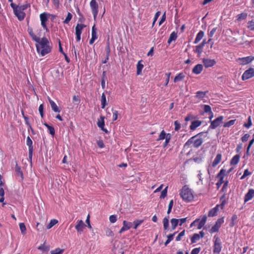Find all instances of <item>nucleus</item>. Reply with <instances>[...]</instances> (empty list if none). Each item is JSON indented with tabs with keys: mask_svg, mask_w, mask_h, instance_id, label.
Instances as JSON below:
<instances>
[{
	"mask_svg": "<svg viewBox=\"0 0 254 254\" xmlns=\"http://www.w3.org/2000/svg\"><path fill=\"white\" fill-rule=\"evenodd\" d=\"M30 6V4L26 3L21 5H18V8L24 11L26 10L28 7Z\"/></svg>",
	"mask_w": 254,
	"mask_h": 254,
	"instance_id": "obj_61",
	"label": "nucleus"
},
{
	"mask_svg": "<svg viewBox=\"0 0 254 254\" xmlns=\"http://www.w3.org/2000/svg\"><path fill=\"white\" fill-rule=\"evenodd\" d=\"M85 27V25L83 24H77L75 27V35H81Z\"/></svg>",
	"mask_w": 254,
	"mask_h": 254,
	"instance_id": "obj_29",
	"label": "nucleus"
},
{
	"mask_svg": "<svg viewBox=\"0 0 254 254\" xmlns=\"http://www.w3.org/2000/svg\"><path fill=\"white\" fill-rule=\"evenodd\" d=\"M109 220L111 223H115L117 220V215H112L109 217Z\"/></svg>",
	"mask_w": 254,
	"mask_h": 254,
	"instance_id": "obj_62",
	"label": "nucleus"
},
{
	"mask_svg": "<svg viewBox=\"0 0 254 254\" xmlns=\"http://www.w3.org/2000/svg\"><path fill=\"white\" fill-rule=\"evenodd\" d=\"M63 252V249H61L60 248H56V249L51 251V254H62Z\"/></svg>",
	"mask_w": 254,
	"mask_h": 254,
	"instance_id": "obj_51",
	"label": "nucleus"
},
{
	"mask_svg": "<svg viewBox=\"0 0 254 254\" xmlns=\"http://www.w3.org/2000/svg\"><path fill=\"white\" fill-rule=\"evenodd\" d=\"M220 201H221V204L219 205V207L220 206L221 208L222 209H223L224 205H225V204L226 203V201L225 200V197L224 195H223L220 198Z\"/></svg>",
	"mask_w": 254,
	"mask_h": 254,
	"instance_id": "obj_54",
	"label": "nucleus"
},
{
	"mask_svg": "<svg viewBox=\"0 0 254 254\" xmlns=\"http://www.w3.org/2000/svg\"><path fill=\"white\" fill-rule=\"evenodd\" d=\"M19 228L22 235H25L26 233V228L24 223L19 224Z\"/></svg>",
	"mask_w": 254,
	"mask_h": 254,
	"instance_id": "obj_48",
	"label": "nucleus"
},
{
	"mask_svg": "<svg viewBox=\"0 0 254 254\" xmlns=\"http://www.w3.org/2000/svg\"><path fill=\"white\" fill-rule=\"evenodd\" d=\"M171 228L172 230H175L178 225H179V220L178 219L172 218L171 219Z\"/></svg>",
	"mask_w": 254,
	"mask_h": 254,
	"instance_id": "obj_33",
	"label": "nucleus"
},
{
	"mask_svg": "<svg viewBox=\"0 0 254 254\" xmlns=\"http://www.w3.org/2000/svg\"><path fill=\"white\" fill-rule=\"evenodd\" d=\"M142 60H140L138 62L136 65V74L137 75H140L141 74L142 70L144 67V65L142 64Z\"/></svg>",
	"mask_w": 254,
	"mask_h": 254,
	"instance_id": "obj_27",
	"label": "nucleus"
},
{
	"mask_svg": "<svg viewBox=\"0 0 254 254\" xmlns=\"http://www.w3.org/2000/svg\"><path fill=\"white\" fill-rule=\"evenodd\" d=\"M219 205H216L214 208L210 209L208 213V217H213L217 215V212L219 210Z\"/></svg>",
	"mask_w": 254,
	"mask_h": 254,
	"instance_id": "obj_24",
	"label": "nucleus"
},
{
	"mask_svg": "<svg viewBox=\"0 0 254 254\" xmlns=\"http://www.w3.org/2000/svg\"><path fill=\"white\" fill-rule=\"evenodd\" d=\"M238 219L237 215L236 214L233 215L231 219V222L230 223L229 226L230 227H233L235 226L236 221Z\"/></svg>",
	"mask_w": 254,
	"mask_h": 254,
	"instance_id": "obj_41",
	"label": "nucleus"
},
{
	"mask_svg": "<svg viewBox=\"0 0 254 254\" xmlns=\"http://www.w3.org/2000/svg\"><path fill=\"white\" fill-rule=\"evenodd\" d=\"M175 130L178 131L181 128V124L178 121L174 122Z\"/></svg>",
	"mask_w": 254,
	"mask_h": 254,
	"instance_id": "obj_57",
	"label": "nucleus"
},
{
	"mask_svg": "<svg viewBox=\"0 0 254 254\" xmlns=\"http://www.w3.org/2000/svg\"><path fill=\"white\" fill-rule=\"evenodd\" d=\"M203 133L201 132L195 135L190 138L185 143V145H190L191 144H193V146L195 148H198L200 146L203 142V139L201 137V135Z\"/></svg>",
	"mask_w": 254,
	"mask_h": 254,
	"instance_id": "obj_3",
	"label": "nucleus"
},
{
	"mask_svg": "<svg viewBox=\"0 0 254 254\" xmlns=\"http://www.w3.org/2000/svg\"><path fill=\"white\" fill-rule=\"evenodd\" d=\"M247 28L251 31H254V21L252 20L247 23Z\"/></svg>",
	"mask_w": 254,
	"mask_h": 254,
	"instance_id": "obj_46",
	"label": "nucleus"
},
{
	"mask_svg": "<svg viewBox=\"0 0 254 254\" xmlns=\"http://www.w3.org/2000/svg\"><path fill=\"white\" fill-rule=\"evenodd\" d=\"M236 121V120H232L224 124L223 127H229L234 125Z\"/></svg>",
	"mask_w": 254,
	"mask_h": 254,
	"instance_id": "obj_45",
	"label": "nucleus"
},
{
	"mask_svg": "<svg viewBox=\"0 0 254 254\" xmlns=\"http://www.w3.org/2000/svg\"><path fill=\"white\" fill-rule=\"evenodd\" d=\"M222 249V244L220 239L216 236L214 237V244L213 246V254H219Z\"/></svg>",
	"mask_w": 254,
	"mask_h": 254,
	"instance_id": "obj_5",
	"label": "nucleus"
},
{
	"mask_svg": "<svg viewBox=\"0 0 254 254\" xmlns=\"http://www.w3.org/2000/svg\"><path fill=\"white\" fill-rule=\"evenodd\" d=\"M97 126L103 131H104L106 133L108 132L107 130L104 128L105 122H104V117L103 116H100V119L98 120V121L97 122Z\"/></svg>",
	"mask_w": 254,
	"mask_h": 254,
	"instance_id": "obj_20",
	"label": "nucleus"
},
{
	"mask_svg": "<svg viewBox=\"0 0 254 254\" xmlns=\"http://www.w3.org/2000/svg\"><path fill=\"white\" fill-rule=\"evenodd\" d=\"M32 144V140L29 136H28L26 139V144L28 146V156L29 160L31 161H32L33 151V147Z\"/></svg>",
	"mask_w": 254,
	"mask_h": 254,
	"instance_id": "obj_13",
	"label": "nucleus"
},
{
	"mask_svg": "<svg viewBox=\"0 0 254 254\" xmlns=\"http://www.w3.org/2000/svg\"><path fill=\"white\" fill-rule=\"evenodd\" d=\"M177 38V33L173 31L172 32L168 40V43L170 44L173 41H175Z\"/></svg>",
	"mask_w": 254,
	"mask_h": 254,
	"instance_id": "obj_32",
	"label": "nucleus"
},
{
	"mask_svg": "<svg viewBox=\"0 0 254 254\" xmlns=\"http://www.w3.org/2000/svg\"><path fill=\"white\" fill-rule=\"evenodd\" d=\"M43 125L47 127L50 134L52 136H54L55 134V130L53 126H51L47 123H44Z\"/></svg>",
	"mask_w": 254,
	"mask_h": 254,
	"instance_id": "obj_35",
	"label": "nucleus"
},
{
	"mask_svg": "<svg viewBox=\"0 0 254 254\" xmlns=\"http://www.w3.org/2000/svg\"><path fill=\"white\" fill-rule=\"evenodd\" d=\"M36 229L39 232H42L44 230L43 225L40 223H37L36 225Z\"/></svg>",
	"mask_w": 254,
	"mask_h": 254,
	"instance_id": "obj_60",
	"label": "nucleus"
},
{
	"mask_svg": "<svg viewBox=\"0 0 254 254\" xmlns=\"http://www.w3.org/2000/svg\"><path fill=\"white\" fill-rule=\"evenodd\" d=\"M254 197V190L250 189L244 197V202L246 203L251 200Z\"/></svg>",
	"mask_w": 254,
	"mask_h": 254,
	"instance_id": "obj_18",
	"label": "nucleus"
},
{
	"mask_svg": "<svg viewBox=\"0 0 254 254\" xmlns=\"http://www.w3.org/2000/svg\"><path fill=\"white\" fill-rule=\"evenodd\" d=\"M204 33L203 31L200 30L196 35L194 41V44L198 43L204 37Z\"/></svg>",
	"mask_w": 254,
	"mask_h": 254,
	"instance_id": "obj_28",
	"label": "nucleus"
},
{
	"mask_svg": "<svg viewBox=\"0 0 254 254\" xmlns=\"http://www.w3.org/2000/svg\"><path fill=\"white\" fill-rule=\"evenodd\" d=\"M206 92L198 91L196 93L195 97L200 99H203L205 97Z\"/></svg>",
	"mask_w": 254,
	"mask_h": 254,
	"instance_id": "obj_37",
	"label": "nucleus"
},
{
	"mask_svg": "<svg viewBox=\"0 0 254 254\" xmlns=\"http://www.w3.org/2000/svg\"><path fill=\"white\" fill-rule=\"evenodd\" d=\"M222 160V155L221 154H217L215 158L213 160L212 166L213 167H216L218 164H219Z\"/></svg>",
	"mask_w": 254,
	"mask_h": 254,
	"instance_id": "obj_26",
	"label": "nucleus"
},
{
	"mask_svg": "<svg viewBox=\"0 0 254 254\" xmlns=\"http://www.w3.org/2000/svg\"><path fill=\"white\" fill-rule=\"evenodd\" d=\"M202 63L205 68L212 67L216 64V62L214 59H210L208 58H203L202 59Z\"/></svg>",
	"mask_w": 254,
	"mask_h": 254,
	"instance_id": "obj_14",
	"label": "nucleus"
},
{
	"mask_svg": "<svg viewBox=\"0 0 254 254\" xmlns=\"http://www.w3.org/2000/svg\"><path fill=\"white\" fill-rule=\"evenodd\" d=\"M254 60V57L250 56L243 58H239L236 61L241 65H246Z\"/></svg>",
	"mask_w": 254,
	"mask_h": 254,
	"instance_id": "obj_10",
	"label": "nucleus"
},
{
	"mask_svg": "<svg viewBox=\"0 0 254 254\" xmlns=\"http://www.w3.org/2000/svg\"><path fill=\"white\" fill-rule=\"evenodd\" d=\"M167 188H168V187H166L165 189H164L162 191V192L161 193V195L160 196V198H164L167 196Z\"/></svg>",
	"mask_w": 254,
	"mask_h": 254,
	"instance_id": "obj_59",
	"label": "nucleus"
},
{
	"mask_svg": "<svg viewBox=\"0 0 254 254\" xmlns=\"http://www.w3.org/2000/svg\"><path fill=\"white\" fill-rule=\"evenodd\" d=\"M72 18V14L70 12H68L65 19L63 21V23L64 24H68L69 23L70 21L71 20Z\"/></svg>",
	"mask_w": 254,
	"mask_h": 254,
	"instance_id": "obj_47",
	"label": "nucleus"
},
{
	"mask_svg": "<svg viewBox=\"0 0 254 254\" xmlns=\"http://www.w3.org/2000/svg\"><path fill=\"white\" fill-rule=\"evenodd\" d=\"M203 70V65L201 64H197L194 66L192 72L195 74H200Z\"/></svg>",
	"mask_w": 254,
	"mask_h": 254,
	"instance_id": "obj_23",
	"label": "nucleus"
},
{
	"mask_svg": "<svg viewBox=\"0 0 254 254\" xmlns=\"http://www.w3.org/2000/svg\"><path fill=\"white\" fill-rule=\"evenodd\" d=\"M144 220H135L133 222V228L134 229H136L137 227L141 225L143 222Z\"/></svg>",
	"mask_w": 254,
	"mask_h": 254,
	"instance_id": "obj_44",
	"label": "nucleus"
},
{
	"mask_svg": "<svg viewBox=\"0 0 254 254\" xmlns=\"http://www.w3.org/2000/svg\"><path fill=\"white\" fill-rule=\"evenodd\" d=\"M15 171L16 175L17 176L20 177L21 180H23V178H24L23 172L21 170L20 167L17 164V163L16 164L15 167Z\"/></svg>",
	"mask_w": 254,
	"mask_h": 254,
	"instance_id": "obj_25",
	"label": "nucleus"
},
{
	"mask_svg": "<svg viewBox=\"0 0 254 254\" xmlns=\"http://www.w3.org/2000/svg\"><path fill=\"white\" fill-rule=\"evenodd\" d=\"M203 47L199 44L195 47V49L194 50V52L197 54L198 57H200V55L202 54L203 52Z\"/></svg>",
	"mask_w": 254,
	"mask_h": 254,
	"instance_id": "obj_34",
	"label": "nucleus"
},
{
	"mask_svg": "<svg viewBox=\"0 0 254 254\" xmlns=\"http://www.w3.org/2000/svg\"><path fill=\"white\" fill-rule=\"evenodd\" d=\"M207 220L206 215H203L201 219H196L190 225V227L192 228L193 226H197L198 229H201L205 225Z\"/></svg>",
	"mask_w": 254,
	"mask_h": 254,
	"instance_id": "obj_6",
	"label": "nucleus"
},
{
	"mask_svg": "<svg viewBox=\"0 0 254 254\" xmlns=\"http://www.w3.org/2000/svg\"><path fill=\"white\" fill-rule=\"evenodd\" d=\"M49 14L46 12H43L40 15V18L41 20V24L42 27L45 30H47V22L48 20Z\"/></svg>",
	"mask_w": 254,
	"mask_h": 254,
	"instance_id": "obj_11",
	"label": "nucleus"
},
{
	"mask_svg": "<svg viewBox=\"0 0 254 254\" xmlns=\"http://www.w3.org/2000/svg\"><path fill=\"white\" fill-rule=\"evenodd\" d=\"M203 106L204 111L205 113L212 114V112L211 111V108L209 105H204Z\"/></svg>",
	"mask_w": 254,
	"mask_h": 254,
	"instance_id": "obj_49",
	"label": "nucleus"
},
{
	"mask_svg": "<svg viewBox=\"0 0 254 254\" xmlns=\"http://www.w3.org/2000/svg\"><path fill=\"white\" fill-rule=\"evenodd\" d=\"M101 108L102 109H104L105 106L107 105V101L106 95L104 93H103L101 97Z\"/></svg>",
	"mask_w": 254,
	"mask_h": 254,
	"instance_id": "obj_36",
	"label": "nucleus"
},
{
	"mask_svg": "<svg viewBox=\"0 0 254 254\" xmlns=\"http://www.w3.org/2000/svg\"><path fill=\"white\" fill-rule=\"evenodd\" d=\"M224 119V117L222 116H219L214 120L211 122L210 125L209 127V129H215L220 126L222 123Z\"/></svg>",
	"mask_w": 254,
	"mask_h": 254,
	"instance_id": "obj_8",
	"label": "nucleus"
},
{
	"mask_svg": "<svg viewBox=\"0 0 254 254\" xmlns=\"http://www.w3.org/2000/svg\"><path fill=\"white\" fill-rule=\"evenodd\" d=\"M89 4L94 19L96 20L99 12V4L96 0H91Z\"/></svg>",
	"mask_w": 254,
	"mask_h": 254,
	"instance_id": "obj_7",
	"label": "nucleus"
},
{
	"mask_svg": "<svg viewBox=\"0 0 254 254\" xmlns=\"http://www.w3.org/2000/svg\"><path fill=\"white\" fill-rule=\"evenodd\" d=\"M247 15H248V14L247 13H245V12L241 13L237 15V16H236L237 20L238 21L244 20V19H246V18L247 17Z\"/></svg>",
	"mask_w": 254,
	"mask_h": 254,
	"instance_id": "obj_38",
	"label": "nucleus"
},
{
	"mask_svg": "<svg viewBox=\"0 0 254 254\" xmlns=\"http://www.w3.org/2000/svg\"><path fill=\"white\" fill-rule=\"evenodd\" d=\"M179 194L183 200L186 202H191L194 199L193 192L187 185L183 187Z\"/></svg>",
	"mask_w": 254,
	"mask_h": 254,
	"instance_id": "obj_2",
	"label": "nucleus"
},
{
	"mask_svg": "<svg viewBox=\"0 0 254 254\" xmlns=\"http://www.w3.org/2000/svg\"><path fill=\"white\" fill-rule=\"evenodd\" d=\"M27 31L32 39L36 42L35 46L38 54L44 56L51 52L52 47L49 40L46 37H44L40 39L34 34L32 28L30 27H28Z\"/></svg>",
	"mask_w": 254,
	"mask_h": 254,
	"instance_id": "obj_1",
	"label": "nucleus"
},
{
	"mask_svg": "<svg viewBox=\"0 0 254 254\" xmlns=\"http://www.w3.org/2000/svg\"><path fill=\"white\" fill-rule=\"evenodd\" d=\"M105 51L106 53V56L110 57V53H111V49H110V43L109 41L107 42V45L105 47Z\"/></svg>",
	"mask_w": 254,
	"mask_h": 254,
	"instance_id": "obj_52",
	"label": "nucleus"
},
{
	"mask_svg": "<svg viewBox=\"0 0 254 254\" xmlns=\"http://www.w3.org/2000/svg\"><path fill=\"white\" fill-rule=\"evenodd\" d=\"M123 226L119 231V233L122 234L123 232L130 229L132 226V223L124 220L123 222Z\"/></svg>",
	"mask_w": 254,
	"mask_h": 254,
	"instance_id": "obj_16",
	"label": "nucleus"
},
{
	"mask_svg": "<svg viewBox=\"0 0 254 254\" xmlns=\"http://www.w3.org/2000/svg\"><path fill=\"white\" fill-rule=\"evenodd\" d=\"M8 1L10 2V6L13 9V12L18 19L20 21L23 20L26 16L24 11L18 8V5L13 3V0H8Z\"/></svg>",
	"mask_w": 254,
	"mask_h": 254,
	"instance_id": "obj_4",
	"label": "nucleus"
},
{
	"mask_svg": "<svg viewBox=\"0 0 254 254\" xmlns=\"http://www.w3.org/2000/svg\"><path fill=\"white\" fill-rule=\"evenodd\" d=\"M240 159V155L239 154H237L233 156V157L232 158L230 161V163L232 165H237Z\"/></svg>",
	"mask_w": 254,
	"mask_h": 254,
	"instance_id": "obj_31",
	"label": "nucleus"
},
{
	"mask_svg": "<svg viewBox=\"0 0 254 254\" xmlns=\"http://www.w3.org/2000/svg\"><path fill=\"white\" fill-rule=\"evenodd\" d=\"M85 226V225L82 220H78L76 222V225L75 226V228L78 232L81 233L83 231V229Z\"/></svg>",
	"mask_w": 254,
	"mask_h": 254,
	"instance_id": "obj_17",
	"label": "nucleus"
},
{
	"mask_svg": "<svg viewBox=\"0 0 254 254\" xmlns=\"http://www.w3.org/2000/svg\"><path fill=\"white\" fill-rule=\"evenodd\" d=\"M254 76V68H250L246 70L242 76L243 80H246Z\"/></svg>",
	"mask_w": 254,
	"mask_h": 254,
	"instance_id": "obj_12",
	"label": "nucleus"
},
{
	"mask_svg": "<svg viewBox=\"0 0 254 254\" xmlns=\"http://www.w3.org/2000/svg\"><path fill=\"white\" fill-rule=\"evenodd\" d=\"M243 126L247 128H249L252 126V121L251 116L249 117L248 119V122L247 123H245Z\"/></svg>",
	"mask_w": 254,
	"mask_h": 254,
	"instance_id": "obj_50",
	"label": "nucleus"
},
{
	"mask_svg": "<svg viewBox=\"0 0 254 254\" xmlns=\"http://www.w3.org/2000/svg\"><path fill=\"white\" fill-rule=\"evenodd\" d=\"M200 238V235L198 234H194L191 238V243H195L196 241H198Z\"/></svg>",
	"mask_w": 254,
	"mask_h": 254,
	"instance_id": "obj_42",
	"label": "nucleus"
},
{
	"mask_svg": "<svg viewBox=\"0 0 254 254\" xmlns=\"http://www.w3.org/2000/svg\"><path fill=\"white\" fill-rule=\"evenodd\" d=\"M185 230H184L183 231L180 232L176 238V241H180L182 240V237L185 236Z\"/></svg>",
	"mask_w": 254,
	"mask_h": 254,
	"instance_id": "obj_53",
	"label": "nucleus"
},
{
	"mask_svg": "<svg viewBox=\"0 0 254 254\" xmlns=\"http://www.w3.org/2000/svg\"><path fill=\"white\" fill-rule=\"evenodd\" d=\"M200 250V247L194 248L191 251L190 254H198Z\"/></svg>",
	"mask_w": 254,
	"mask_h": 254,
	"instance_id": "obj_64",
	"label": "nucleus"
},
{
	"mask_svg": "<svg viewBox=\"0 0 254 254\" xmlns=\"http://www.w3.org/2000/svg\"><path fill=\"white\" fill-rule=\"evenodd\" d=\"M224 222V217L219 218L216 222L215 224L212 227L210 230L211 234L218 232L222 224Z\"/></svg>",
	"mask_w": 254,
	"mask_h": 254,
	"instance_id": "obj_9",
	"label": "nucleus"
},
{
	"mask_svg": "<svg viewBox=\"0 0 254 254\" xmlns=\"http://www.w3.org/2000/svg\"><path fill=\"white\" fill-rule=\"evenodd\" d=\"M58 221L57 219H53L51 220L50 223L47 225V229H50L53 227L54 225L57 224Z\"/></svg>",
	"mask_w": 254,
	"mask_h": 254,
	"instance_id": "obj_40",
	"label": "nucleus"
},
{
	"mask_svg": "<svg viewBox=\"0 0 254 254\" xmlns=\"http://www.w3.org/2000/svg\"><path fill=\"white\" fill-rule=\"evenodd\" d=\"M252 173L250 172L249 171V169H247L246 170H245L244 172V174L241 177L240 179L241 180H243L245 178H246L247 176L251 175Z\"/></svg>",
	"mask_w": 254,
	"mask_h": 254,
	"instance_id": "obj_58",
	"label": "nucleus"
},
{
	"mask_svg": "<svg viewBox=\"0 0 254 254\" xmlns=\"http://www.w3.org/2000/svg\"><path fill=\"white\" fill-rule=\"evenodd\" d=\"M113 113V121H115L118 118L119 113L118 111L114 110L113 109H112Z\"/></svg>",
	"mask_w": 254,
	"mask_h": 254,
	"instance_id": "obj_55",
	"label": "nucleus"
},
{
	"mask_svg": "<svg viewBox=\"0 0 254 254\" xmlns=\"http://www.w3.org/2000/svg\"><path fill=\"white\" fill-rule=\"evenodd\" d=\"M171 135L170 133H168V135H167V137L165 138V142L164 143V144H163V147H166L168 143H169L170 140H171Z\"/></svg>",
	"mask_w": 254,
	"mask_h": 254,
	"instance_id": "obj_56",
	"label": "nucleus"
},
{
	"mask_svg": "<svg viewBox=\"0 0 254 254\" xmlns=\"http://www.w3.org/2000/svg\"><path fill=\"white\" fill-rule=\"evenodd\" d=\"M163 227L166 230L169 228V217H165L163 220Z\"/></svg>",
	"mask_w": 254,
	"mask_h": 254,
	"instance_id": "obj_43",
	"label": "nucleus"
},
{
	"mask_svg": "<svg viewBox=\"0 0 254 254\" xmlns=\"http://www.w3.org/2000/svg\"><path fill=\"white\" fill-rule=\"evenodd\" d=\"M202 122L199 120H195L191 122L190 126V129L191 130H194L197 127L201 126Z\"/></svg>",
	"mask_w": 254,
	"mask_h": 254,
	"instance_id": "obj_21",
	"label": "nucleus"
},
{
	"mask_svg": "<svg viewBox=\"0 0 254 254\" xmlns=\"http://www.w3.org/2000/svg\"><path fill=\"white\" fill-rule=\"evenodd\" d=\"M48 100L51 105L52 110L55 112H60V110L56 104V103L53 101L50 97H48Z\"/></svg>",
	"mask_w": 254,
	"mask_h": 254,
	"instance_id": "obj_22",
	"label": "nucleus"
},
{
	"mask_svg": "<svg viewBox=\"0 0 254 254\" xmlns=\"http://www.w3.org/2000/svg\"><path fill=\"white\" fill-rule=\"evenodd\" d=\"M4 183H3L1 179H0V187H2L4 185ZM4 191L3 188H0V202L3 203V205H5L6 203H4Z\"/></svg>",
	"mask_w": 254,
	"mask_h": 254,
	"instance_id": "obj_19",
	"label": "nucleus"
},
{
	"mask_svg": "<svg viewBox=\"0 0 254 254\" xmlns=\"http://www.w3.org/2000/svg\"><path fill=\"white\" fill-rule=\"evenodd\" d=\"M185 77V74L183 72H181L178 74L174 78V82L176 83L180 81H181L184 79Z\"/></svg>",
	"mask_w": 254,
	"mask_h": 254,
	"instance_id": "obj_30",
	"label": "nucleus"
},
{
	"mask_svg": "<svg viewBox=\"0 0 254 254\" xmlns=\"http://www.w3.org/2000/svg\"><path fill=\"white\" fill-rule=\"evenodd\" d=\"M168 135L164 130H162L160 133L158 138L157 139V141H159L165 139Z\"/></svg>",
	"mask_w": 254,
	"mask_h": 254,
	"instance_id": "obj_39",
	"label": "nucleus"
},
{
	"mask_svg": "<svg viewBox=\"0 0 254 254\" xmlns=\"http://www.w3.org/2000/svg\"><path fill=\"white\" fill-rule=\"evenodd\" d=\"M195 118V117L193 115L191 114H188L185 118V120L186 122H189L190 120L194 119Z\"/></svg>",
	"mask_w": 254,
	"mask_h": 254,
	"instance_id": "obj_63",
	"label": "nucleus"
},
{
	"mask_svg": "<svg viewBox=\"0 0 254 254\" xmlns=\"http://www.w3.org/2000/svg\"><path fill=\"white\" fill-rule=\"evenodd\" d=\"M225 172V171L224 170L221 169L217 175V178L219 179V180L216 184L218 188H219L222 184L224 182L223 181V179Z\"/></svg>",
	"mask_w": 254,
	"mask_h": 254,
	"instance_id": "obj_15",
	"label": "nucleus"
}]
</instances>
